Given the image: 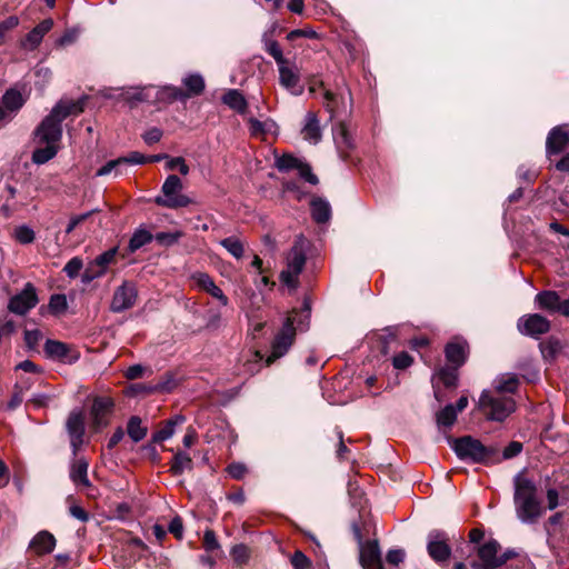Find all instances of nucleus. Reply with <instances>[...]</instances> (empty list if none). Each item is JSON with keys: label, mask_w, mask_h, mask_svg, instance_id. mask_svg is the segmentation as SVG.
I'll return each instance as SVG.
<instances>
[{"label": "nucleus", "mask_w": 569, "mask_h": 569, "mask_svg": "<svg viewBox=\"0 0 569 569\" xmlns=\"http://www.w3.org/2000/svg\"><path fill=\"white\" fill-rule=\"evenodd\" d=\"M513 502L516 513L523 523H535L543 515L541 500L538 498V488L533 480L528 478L525 471L513 478Z\"/></svg>", "instance_id": "f257e3e1"}, {"label": "nucleus", "mask_w": 569, "mask_h": 569, "mask_svg": "<svg viewBox=\"0 0 569 569\" xmlns=\"http://www.w3.org/2000/svg\"><path fill=\"white\" fill-rule=\"evenodd\" d=\"M82 108L78 103L63 102L57 103L51 112L41 121L34 132V139L38 144L58 146L62 137V121L71 113H79Z\"/></svg>", "instance_id": "f03ea898"}, {"label": "nucleus", "mask_w": 569, "mask_h": 569, "mask_svg": "<svg viewBox=\"0 0 569 569\" xmlns=\"http://www.w3.org/2000/svg\"><path fill=\"white\" fill-rule=\"evenodd\" d=\"M478 408L488 420L501 422L516 410V401L511 396L483 390L479 397Z\"/></svg>", "instance_id": "7ed1b4c3"}, {"label": "nucleus", "mask_w": 569, "mask_h": 569, "mask_svg": "<svg viewBox=\"0 0 569 569\" xmlns=\"http://www.w3.org/2000/svg\"><path fill=\"white\" fill-rule=\"evenodd\" d=\"M451 448L459 459L473 463H486L497 453L495 448L486 447L481 441L471 436L452 440Z\"/></svg>", "instance_id": "20e7f679"}, {"label": "nucleus", "mask_w": 569, "mask_h": 569, "mask_svg": "<svg viewBox=\"0 0 569 569\" xmlns=\"http://www.w3.org/2000/svg\"><path fill=\"white\" fill-rule=\"evenodd\" d=\"M182 187V181L178 176H168L161 188L163 196L157 197L156 203L169 209L188 207L192 200L181 193Z\"/></svg>", "instance_id": "39448f33"}, {"label": "nucleus", "mask_w": 569, "mask_h": 569, "mask_svg": "<svg viewBox=\"0 0 569 569\" xmlns=\"http://www.w3.org/2000/svg\"><path fill=\"white\" fill-rule=\"evenodd\" d=\"M296 320V317H287L281 329L276 333L271 341L270 353L266 359L268 366L283 357L293 345L296 339V328L293 323Z\"/></svg>", "instance_id": "423d86ee"}, {"label": "nucleus", "mask_w": 569, "mask_h": 569, "mask_svg": "<svg viewBox=\"0 0 569 569\" xmlns=\"http://www.w3.org/2000/svg\"><path fill=\"white\" fill-rule=\"evenodd\" d=\"M306 264V254L303 250L295 246L287 256V268L280 273V281L291 289L298 287V278Z\"/></svg>", "instance_id": "0eeeda50"}, {"label": "nucleus", "mask_w": 569, "mask_h": 569, "mask_svg": "<svg viewBox=\"0 0 569 569\" xmlns=\"http://www.w3.org/2000/svg\"><path fill=\"white\" fill-rule=\"evenodd\" d=\"M39 302L37 289L31 282H27L23 289L12 296L8 303V310L18 316L27 315Z\"/></svg>", "instance_id": "6e6552de"}, {"label": "nucleus", "mask_w": 569, "mask_h": 569, "mask_svg": "<svg viewBox=\"0 0 569 569\" xmlns=\"http://www.w3.org/2000/svg\"><path fill=\"white\" fill-rule=\"evenodd\" d=\"M276 167L279 171L283 172L296 169L302 179L313 186L318 184L319 182L318 177L312 173L311 167L303 162L301 159L293 157L292 154H282L281 157L277 158Z\"/></svg>", "instance_id": "1a4fd4ad"}, {"label": "nucleus", "mask_w": 569, "mask_h": 569, "mask_svg": "<svg viewBox=\"0 0 569 569\" xmlns=\"http://www.w3.org/2000/svg\"><path fill=\"white\" fill-rule=\"evenodd\" d=\"M500 549L499 543L491 539L483 543L478 549V557L481 560V565L473 563L475 569H495L507 561L509 558L507 555L498 556Z\"/></svg>", "instance_id": "9d476101"}, {"label": "nucleus", "mask_w": 569, "mask_h": 569, "mask_svg": "<svg viewBox=\"0 0 569 569\" xmlns=\"http://www.w3.org/2000/svg\"><path fill=\"white\" fill-rule=\"evenodd\" d=\"M44 353L51 360L69 365L77 362L80 358L79 352L69 345L51 339H48L44 343Z\"/></svg>", "instance_id": "9b49d317"}, {"label": "nucleus", "mask_w": 569, "mask_h": 569, "mask_svg": "<svg viewBox=\"0 0 569 569\" xmlns=\"http://www.w3.org/2000/svg\"><path fill=\"white\" fill-rule=\"evenodd\" d=\"M427 550L436 562L447 561L451 555L447 535L440 530H432L428 535Z\"/></svg>", "instance_id": "f8f14e48"}, {"label": "nucleus", "mask_w": 569, "mask_h": 569, "mask_svg": "<svg viewBox=\"0 0 569 569\" xmlns=\"http://www.w3.org/2000/svg\"><path fill=\"white\" fill-rule=\"evenodd\" d=\"M279 82L290 93L300 96L303 92V84L300 82L299 69L288 60L278 64Z\"/></svg>", "instance_id": "ddd939ff"}, {"label": "nucleus", "mask_w": 569, "mask_h": 569, "mask_svg": "<svg viewBox=\"0 0 569 569\" xmlns=\"http://www.w3.org/2000/svg\"><path fill=\"white\" fill-rule=\"evenodd\" d=\"M357 536L361 540L358 529ZM360 563L363 569H383L381 551L377 541H360Z\"/></svg>", "instance_id": "4468645a"}, {"label": "nucleus", "mask_w": 569, "mask_h": 569, "mask_svg": "<svg viewBox=\"0 0 569 569\" xmlns=\"http://www.w3.org/2000/svg\"><path fill=\"white\" fill-rule=\"evenodd\" d=\"M193 286L217 299L221 306H228L229 299L223 291L214 283L212 277L206 272H194L190 276Z\"/></svg>", "instance_id": "2eb2a0df"}, {"label": "nucleus", "mask_w": 569, "mask_h": 569, "mask_svg": "<svg viewBox=\"0 0 569 569\" xmlns=\"http://www.w3.org/2000/svg\"><path fill=\"white\" fill-rule=\"evenodd\" d=\"M137 299V290L132 283L124 282L113 293L110 309L113 312H122L133 307Z\"/></svg>", "instance_id": "dca6fc26"}, {"label": "nucleus", "mask_w": 569, "mask_h": 569, "mask_svg": "<svg viewBox=\"0 0 569 569\" xmlns=\"http://www.w3.org/2000/svg\"><path fill=\"white\" fill-rule=\"evenodd\" d=\"M116 254L117 248L109 249L106 252L99 254L84 270L82 274V281L90 282L93 279L104 274L107 267L114 261Z\"/></svg>", "instance_id": "f3484780"}, {"label": "nucleus", "mask_w": 569, "mask_h": 569, "mask_svg": "<svg viewBox=\"0 0 569 569\" xmlns=\"http://www.w3.org/2000/svg\"><path fill=\"white\" fill-rule=\"evenodd\" d=\"M67 430L70 437L72 453L76 456L83 442L84 420L80 411H72L67 420Z\"/></svg>", "instance_id": "a211bd4d"}, {"label": "nucleus", "mask_w": 569, "mask_h": 569, "mask_svg": "<svg viewBox=\"0 0 569 569\" xmlns=\"http://www.w3.org/2000/svg\"><path fill=\"white\" fill-rule=\"evenodd\" d=\"M518 328L523 335L538 337L549 331L550 322L545 317L535 313L521 318L518 322Z\"/></svg>", "instance_id": "6ab92c4d"}, {"label": "nucleus", "mask_w": 569, "mask_h": 569, "mask_svg": "<svg viewBox=\"0 0 569 569\" xmlns=\"http://www.w3.org/2000/svg\"><path fill=\"white\" fill-rule=\"evenodd\" d=\"M148 163V157L133 151L130 152L127 157H121L114 160L108 161L104 166H102L98 171L97 176L102 177L116 171V174H120L121 171L119 168L124 164H144Z\"/></svg>", "instance_id": "aec40b11"}, {"label": "nucleus", "mask_w": 569, "mask_h": 569, "mask_svg": "<svg viewBox=\"0 0 569 569\" xmlns=\"http://www.w3.org/2000/svg\"><path fill=\"white\" fill-rule=\"evenodd\" d=\"M89 461L84 457L73 456L70 465V479L77 488H90L91 482L88 478Z\"/></svg>", "instance_id": "412c9836"}, {"label": "nucleus", "mask_w": 569, "mask_h": 569, "mask_svg": "<svg viewBox=\"0 0 569 569\" xmlns=\"http://www.w3.org/2000/svg\"><path fill=\"white\" fill-rule=\"evenodd\" d=\"M54 536L47 531H39L30 541L29 548L38 556L51 553L56 547Z\"/></svg>", "instance_id": "4be33fe9"}, {"label": "nucleus", "mask_w": 569, "mask_h": 569, "mask_svg": "<svg viewBox=\"0 0 569 569\" xmlns=\"http://www.w3.org/2000/svg\"><path fill=\"white\" fill-rule=\"evenodd\" d=\"M113 401L110 398L98 397L93 400L91 416L97 427L107 425V417L111 412Z\"/></svg>", "instance_id": "5701e85b"}, {"label": "nucleus", "mask_w": 569, "mask_h": 569, "mask_svg": "<svg viewBox=\"0 0 569 569\" xmlns=\"http://www.w3.org/2000/svg\"><path fill=\"white\" fill-rule=\"evenodd\" d=\"M569 142V132L565 131L561 127L553 128L548 137L546 142V149L548 154H558L560 153L567 143Z\"/></svg>", "instance_id": "b1692460"}, {"label": "nucleus", "mask_w": 569, "mask_h": 569, "mask_svg": "<svg viewBox=\"0 0 569 569\" xmlns=\"http://www.w3.org/2000/svg\"><path fill=\"white\" fill-rule=\"evenodd\" d=\"M303 139L317 144L321 140L320 122L316 113L308 112L305 118V126L301 130Z\"/></svg>", "instance_id": "393cba45"}, {"label": "nucleus", "mask_w": 569, "mask_h": 569, "mask_svg": "<svg viewBox=\"0 0 569 569\" xmlns=\"http://www.w3.org/2000/svg\"><path fill=\"white\" fill-rule=\"evenodd\" d=\"M519 386V379L515 373H503L493 380L492 389L498 395L515 393Z\"/></svg>", "instance_id": "a878e982"}, {"label": "nucleus", "mask_w": 569, "mask_h": 569, "mask_svg": "<svg viewBox=\"0 0 569 569\" xmlns=\"http://www.w3.org/2000/svg\"><path fill=\"white\" fill-rule=\"evenodd\" d=\"M333 140L341 154L347 153L353 147V140L346 123L339 122L332 129Z\"/></svg>", "instance_id": "bb28decb"}, {"label": "nucleus", "mask_w": 569, "mask_h": 569, "mask_svg": "<svg viewBox=\"0 0 569 569\" xmlns=\"http://www.w3.org/2000/svg\"><path fill=\"white\" fill-rule=\"evenodd\" d=\"M53 20L44 19L37 24L26 37V46L36 49L42 41L43 37L52 29Z\"/></svg>", "instance_id": "cd10ccee"}, {"label": "nucleus", "mask_w": 569, "mask_h": 569, "mask_svg": "<svg viewBox=\"0 0 569 569\" xmlns=\"http://www.w3.org/2000/svg\"><path fill=\"white\" fill-rule=\"evenodd\" d=\"M311 217L317 223H326L331 218V207L330 203L321 198L315 197L311 202Z\"/></svg>", "instance_id": "c85d7f7f"}, {"label": "nucleus", "mask_w": 569, "mask_h": 569, "mask_svg": "<svg viewBox=\"0 0 569 569\" xmlns=\"http://www.w3.org/2000/svg\"><path fill=\"white\" fill-rule=\"evenodd\" d=\"M467 343L465 341H452L446 346V358L456 367L465 363L467 358Z\"/></svg>", "instance_id": "c756f323"}, {"label": "nucleus", "mask_w": 569, "mask_h": 569, "mask_svg": "<svg viewBox=\"0 0 569 569\" xmlns=\"http://www.w3.org/2000/svg\"><path fill=\"white\" fill-rule=\"evenodd\" d=\"M26 99L21 94L20 91L16 89H9L2 96L1 104L7 110V112L12 117L16 112H18L22 106L24 104Z\"/></svg>", "instance_id": "7c9ffc66"}, {"label": "nucleus", "mask_w": 569, "mask_h": 569, "mask_svg": "<svg viewBox=\"0 0 569 569\" xmlns=\"http://www.w3.org/2000/svg\"><path fill=\"white\" fill-rule=\"evenodd\" d=\"M193 466L191 457L183 451H178L170 465V471L174 476L182 475L186 470H191Z\"/></svg>", "instance_id": "2f4dec72"}, {"label": "nucleus", "mask_w": 569, "mask_h": 569, "mask_svg": "<svg viewBox=\"0 0 569 569\" xmlns=\"http://www.w3.org/2000/svg\"><path fill=\"white\" fill-rule=\"evenodd\" d=\"M183 422V416H176L173 419L166 421L164 426L153 433L152 440L154 442H162L170 439L174 433V427Z\"/></svg>", "instance_id": "473e14b6"}, {"label": "nucleus", "mask_w": 569, "mask_h": 569, "mask_svg": "<svg viewBox=\"0 0 569 569\" xmlns=\"http://www.w3.org/2000/svg\"><path fill=\"white\" fill-rule=\"evenodd\" d=\"M223 103L239 113H244L247 109V101L244 97L234 89L227 91L222 97Z\"/></svg>", "instance_id": "72a5a7b5"}, {"label": "nucleus", "mask_w": 569, "mask_h": 569, "mask_svg": "<svg viewBox=\"0 0 569 569\" xmlns=\"http://www.w3.org/2000/svg\"><path fill=\"white\" fill-rule=\"evenodd\" d=\"M59 146L44 144V147H38L32 152V161L36 164H43L56 157L58 153Z\"/></svg>", "instance_id": "f704fd0d"}, {"label": "nucleus", "mask_w": 569, "mask_h": 569, "mask_svg": "<svg viewBox=\"0 0 569 569\" xmlns=\"http://www.w3.org/2000/svg\"><path fill=\"white\" fill-rule=\"evenodd\" d=\"M560 297L555 291H542L537 295L536 301L540 308L556 312Z\"/></svg>", "instance_id": "c9c22d12"}, {"label": "nucleus", "mask_w": 569, "mask_h": 569, "mask_svg": "<svg viewBox=\"0 0 569 569\" xmlns=\"http://www.w3.org/2000/svg\"><path fill=\"white\" fill-rule=\"evenodd\" d=\"M152 240V234L146 230V229H137L130 241H129V251L130 252H136L137 250H139L140 248H142L143 246L148 244L149 242H151Z\"/></svg>", "instance_id": "e433bc0d"}, {"label": "nucleus", "mask_w": 569, "mask_h": 569, "mask_svg": "<svg viewBox=\"0 0 569 569\" xmlns=\"http://www.w3.org/2000/svg\"><path fill=\"white\" fill-rule=\"evenodd\" d=\"M127 432L134 442H139L146 437L147 428L142 426L139 417L133 416L128 421Z\"/></svg>", "instance_id": "4c0bfd02"}, {"label": "nucleus", "mask_w": 569, "mask_h": 569, "mask_svg": "<svg viewBox=\"0 0 569 569\" xmlns=\"http://www.w3.org/2000/svg\"><path fill=\"white\" fill-rule=\"evenodd\" d=\"M288 317H296L297 320L293 323L296 328V332L305 331L308 329L309 320H310V306L305 302L302 309L293 310Z\"/></svg>", "instance_id": "58836bf2"}, {"label": "nucleus", "mask_w": 569, "mask_h": 569, "mask_svg": "<svg viewBox=\"0 0 569 569\" xmlns=\"http://www.w3.org/2000/svg\"><path fill=\"white\" fill-rule=\"evenodd\" d=\"M182 82L188 90V97L198 96L204 89V80L200 74H190Z\"/></svg>", "instance_id": "ea45409f"}, {"label": "nucleus", "mask_w": 569, "mask_h": 569, "mask_svg": "<svg viewBox=\"0 0 569 569\" xmlns=\"http://www.w3.org/2000/svg\"><path fill=\"white\" fill-rule=\"evenodd\" d=\"M220 244L234 258L240 259L243 256L244 248L242 242L236 237H228L220 241Z\"/></svg>", "instance_id": "a19ab883"}, {"label": "nucleus", "mask_w": 569, "mask_h": 569, "mask_svg": "<svg viewBox=\"0 0 569 569\" xmlns=\"http://www.w3.org/2000/svg\"><path fill=\"white\" fill-rule=\"evenodd\" d=\"M457 410L452 405H447L437 413V423L450 428L457 420Z\"/></svg>", "instance_id": "79ce46f5"}, {"label": "nucleus", "mask_w": 569, "mask_h": 569, "mask_svg": "<svg viewBox=\"0 0 569 569\" xmlns=\"http://www.w3.org/2000/svg\"><path fill=\"white\" fill-rule=\"evenodd\" d=\"M177 386V381L172 373H167L153 386L149 387V392H170Z\"/></svg>", "instance_id": "37998d69"}, {"label": "nucleus", "mask_w": 569, "mask_h": 569, "mask_svg": "<svg viewBox=\"0 0 569 569\" xmlns=\"http://www.w3.org/2000/svg\"><path fill=\"white\" fill-rule=\"evenodd\" d=\"M48 307L52 315L63 313L68 308L67 297L62 293L52 295Z\"/></svg>", "instance_id": "c03bdc74"}, {"label": "nucleus", "mask_w": 569, "mask_h": 569, "mask_svg": "<svg viewBox=\"0 0 569 569\" xmlns=\"http://www.w3.org/2000/svg\"><path fill=\"white\" fill-rule=\"evenodd\" d=\"M266 51L276 60L277 66L280 63H284L287 60L283 54L279 43L276 40H266L264 41Z\"/></svg>", "instance_id": "a18cd8bd"}, {"label": "nucleus", "mask_w": 569, "mask_h": 569, "mask_svg": "<svg viewBox=\"0 0 569 569\" xmlns=\"http://www.w3.org/2000/svg\"><path fill=\"white\" fill-rule=\"evenodd\" d=\"M14 238L18 242L28 244L34 240V232L27 226H20L14 230Z\"/></svg>", "instance_id": "49530a36"}, {"label": "nucleus", "mask_w": 569, "mask_h": 569, "mask_svg": "<svg viewBox=\"0 0 569 569\" xmlns=\"http://www.w3.org/2000/svg\"><path fill=\"white\" fill-rule=\"evenodd\" d=\"M231 557L238 563H246L250 557L249 548L246 545H236L231 549Z\"/></svg>", "instance_id": "de8ad7c7"}, {"label": "nucleus", "mask_w": 569, "mask_h": 569, "mask_svg": "<svg viewBox=\"0 0 569 569\" xmlns=\"http://www.w3.org/2000/svg\"><path fill=\"white\" fill-rule=\"evenodd\" d=\"M325 108L331 117H335L339 110V97L329 90L325 91Z\"/></svg>", "instance_id": "09e8293b"}, {"label": "nucleus", "mask_w": 569, "mask_h": 569, "mask_svg": "<svg viewBox=\"0 0 569 569\" xmlns=\"http://www.w3.org/2000/svg\"><path fill=\"white\" fill-rule=\"evenodd\" d=\"M99 210L98 209H94V210H91V211H88V212H84V213H81V214H76V216H72L70 218V221L66 228V233H71L79 224H81L82 222H84L87 219H89L93 213L98 212Z\"/></svg>", "instance_id": "8fccbe9b"}, {"label": "nucleus", "mask_w": 569, "mask_h": 569, "mask_svg": "<svg viewBox=\"0 0 569 569\" xmlns=\"http://www.w3.org/2000/svg\"><path fill=\"white\" fill-rule=\"evenodd\" d=\"M82 260L78 257L70 259L63 268V271L69 278H76L82 269Z\"/></svg>", "instance_id": "3c124183"}, {"label": "nucleus", "mask_w": 569, "mask_h": 569, "mask_svg": "<svg viewBox=\"0 0 569 569\" xmlns=\"http://www.w3.org/2000/svg\"><path fill=\"white\" fill-rule=\"evenodd\" d=\"M42 340V332L38 329L26 330L24 341L29 349H36L39 342Z\"/></svg>", "instance_id": "603ef678"}, {"label": "nucleus", "mask_w": 569, "mask_h": 569, "mask_svg": "<svg viewBox=\"0 0 569 569\" xmlns=\"http://www.w3.org/2000/svg\"><path fill=\"white\" fill-rule=\"evenodd\" d=\"M301 37L308 38V39H318L319 34L317 31H315L313 29H310V28L295 29L288 33L287 39L289 41H293L295 39L301 38Z\"/></svg>", "instance_id": "864d4df0"}, {"label": "nucleus", "mask_w": 569, "mask_h": 569, "mask_svg": "<svg viewBox=\"0 0 569 569\" xmlns=\"http://www.w3.org/2000/svg\"><path fill=\"white\" fill-rule=\"evenodd\" d=\"M412 361H413L412 357L406 351H401L392 358L393 367L396 369H400V370L407 369L408 367H410Z\"/></svg>", "instance_id": "5fc2aeb1"}, {"label": "nucleus", "mask_w": 569, "mask_h": 569, "mask_svg": "<svg viewBox=\"0 0 569 569\" xmlns=\"http://www.w3.org/2000/svg\"><path fill=\"white\" fill-rule=\"evenodd\" d=\"M202 543L208 552H213L220 548L216 533L210 529L204 531Z\"/></svg>", "instance_id": "6e6d98bb"}, {"label": "nucleus", "mask_w": 569, "mask_h": 569, "mask_svg": "<svg viewBox=\"0 0 569 569\" xmlns=\"http://www.w3.org/2000/svg\"><path fill=\"white\" fill-rule=\"evenodd\" d=\"M291 565L295 569H308L311 561L302 551L297 550L291 557Z\"/></svg>", "instance_id": "4d7b16f0"}, {"label": "nucleus", "mask_w": 569, "mask_h": 569, "mask_svg": "<svg viewBox=\"0 0 569 569\" xmlns=\"http://www.w3.org/2000/svg\"><path fill=\"white\" fill-rule=\"evenodd\" d=\"M167 169L174 170L178 169L181 174L187 176L189 173V167L186 163L184 159L181 157L171 158L167 164Z\"/></svg>", "instance_id": "13d9d810"}, {"label": "nucleus", "mask_w": 569, "mask_h": 569, "mask_svg": "<svg viewBox=\"0 0 569 569\" xmlns=\"http://www.w3.org/2000/svg\"><path fill=\"white\" fill-rule=\"evenodd\" d=\"M439 378L446 387L456 386V381H457L456 369H441L439 371Z\"/></svg>", "instance_id": "bf43d9fd"}, {"label": "nucleus", "mask_w": 569, "mask_h": 569, "mask_svg": "<svg viewBox=\"0 0 569 569\" xmlns=\"http://www.w3.org/2000/svg\"><path fill=\"white\" fill-rule=\"evenodd\" d=\"M23 401V389L18 385L14 386V392L7 405L8 410L17 409Z\"/></svg>", "instance_id": "052dcab7"}, {"label": "nucleus", "mask_w": 569, "mask_h": 569, "mask_svg": "<svg viewBox=\"0 0 569 569\" xmlns=\"http://www.w3.org/2000/svg\"><path fill=\"white\" fill-rule=\"evenodd\" d=\"M406 557V553L402 549H392L389 550L387 553V562L391 566H398L399 563L403 562Z\"/></svg>", "instance_id": "680f3d73"}, {"label": "nucleus", "mask_w": 569, "mask_h": 569, "mask_svg": "<svg viewBox=\"0 0 569 569\" xmlns=\"http://www.w3.org/2000/svg\"><path fill=\"white\" fill-rule=\"evenodd\" d=\"M227 471L233 479H241L247 473V468L243 463L233 462L228 466Z\"/></svg>", "instance_id": "e2e57ef3"}, {"label": "nucleus", "mask_w": 569, "mask_h": 569, "mask_svg": "<svg viewBox=\"0 0 569 569\" xmlns=\"http://www.w3.org/2000/svg\"><path fill=\"white\" fill-rule=\"evenodd\" d=\"M146 370H147V368L141 366V365H133V366H130L126 370L124 377L128 380H136V379H139V378L143 377Z\"/></svg>", "instance_id": "0e129e2a"}, {"label": "nucleus", "mask_w": 569, "mask_h": 569, "mask_svg": "<svg viewBox=\"0 0 569 569\" xmlns=\"http://www.w3.org/2000/svg\"><path fill=\"white\" fill-rule=\"evenodd\" d=\"M180 236V233L159 232L156 234V240L161 244L170 246L176 243Z\"/></svg>", "instance_id": "69168bd1"}, {"label": "nucleus", "mask_w": 569, "mask_h": 569, "mask_svg": "<svg viewBox=\"0 0 569 569\" xmlns=\"http://www.w3.org/2000/svg\"><path fill=\"white\" fill-rule=\"evenodd\" d=\"M162 137V130L159 128H151L147 130L143 134V140L147 144H153L158 142Z\"/></svg>", "instance_id": "338daca9"}, {"label": "nucleus", "mask_w": 569, "mask_h": 569, "mask_svg": "<svg viewBox=\"0 0 569 569\" xmlns=\"http://www.w3.org/2000/svg\"><path fill=\"white\" fill-rule=\"evenodd\" d=\"M169 532H171L176 538L181 539L183 536V525L182 520L179 517H174L168 528Z\"/></svg>", "instance_id": "774afa93"}]
</instances>
